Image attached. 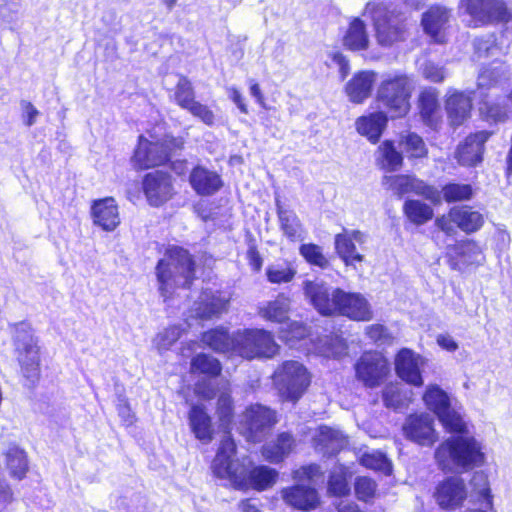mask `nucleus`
<instances>
[{
	"label": "nucleus",
	"instance_id": "obj_1",
	"mask_svg": "<svg viewBox=\"0 0 512 512\" xmlns=\"http://www.w3.org/2000/svg\"><path fill=\"white\" fill-rule=\"evenodd\" d=\"M423 400L447 432L460 434L448 438L436 449L439 468L445 472H463L483 465L485 456L481 444L474 437L464 435L467 425L461 414L451 407L447 393L436 385L429 386Z\"/></svg>",
	"mask_w": 512,
	"mask_h": 512
},
{
	"label": "nucleus",
	"instance_id": "obj_2",
	"mask_svg": "<svg viewBox=\"0 0 512 512\" xmlns=\"http://www.w3.org/2000/svg\"><path fill=\"white\" fill-rule=\"evenodd\" d=\"M236 444L229 433L223 436L211 468L217 478L228 480L235 488L265 490L271 487L278 473L268 466H252L245 459L242 462L233 460Z\"/></svg>",
	"mask_w": 512,
	"mask_h": 512
},
{
	"label": "nucleus",
	"instance_id": "obj_3",
	"mask_svg": "<svg viewBox=\"0 0 512 512\" xmlns=\"http://www.w3.org/2000/svg\"><path fill=\"white\" fill-rule=\"evenodd\" d=\"M305 295L323 315L338 313L356 321H369L372 311L368 301L360 293L345 292L330 288L322 282L305 281Z\"/></svg>",
	"mask_w": 512,
	"mask_h": 512
},
{
	"label": "nucleus",
	"instance_id": "obj_4",
	"mask_svg": "<svg viewBox=\"0 0 512 512\" xmlns=\"http://www.w3.org/2000/svg\"><path fill=\"white\" fill-rule=\"evenodd\" d=\"M156 276L160 294L166 299L174 288L190 286L194 278V261L187 250L172 247L159 260Z\"/></svg>",
	"mask_w": 512,
	"mask_h": 512
},
{
	"label": "nucleus",
	"instance_id": "obj_5",
	"mask_svg": "<svg viewBox=\"0 0 512 512\" xmlns=\"http://www.w3.org/2000/svg\"><path fill=\"white\" fill-rule=\"evenodd\" d=\"M364 15L371 17L375 38L382 47H392L408 37V24L404 13L379 3H367Z\"/></svg>",
	"mask_w": 512,
	"mask_h": 512
},
{
	"label": "nucleus",
	"instance_id": "obj_6",
	"mask_svg": "<svg viewBox=\"0 0 512 512\" xmlns=\"http://www.w3.org/2000/svg\"><path fill=\"white\" fill-rule=\"evenodd\" d=\"M272 381L283 401L296 403L310 386L311 375L302 363L288 360L275 369Z\"/></svg>",
	"mask_w": 512,
	"mask_h": 512
},
{
	"label": "nucleus",
	"instance_id": "obj_7",
	"mask_svg": "<svg viewBox=\"0 0 512 512\" xmlns=\"http://www.w3.org/2000/svg\"><path fill=\"white\" fill-rule=\"evenodd\" d=\"M16 359L21 372L28 379H35L39 373L40 347L30 323L22 321L11 326Z\"/></svg>",
	"mask_w": 512,
	"mask_h": 512
},
{
	"label": "nucleus",
	"instance_id": "obj_8",
	"mask_svg": "<svg viewBox=\"0 0 512 512\" xmlns=\"http://www.w3.org/2000/svg\"><path fill=\"white\" fill-rule=\"evenodd\" d=\"M412 89V81L407 75H389L377 90V101L381 107L387 109L392 118L402 117L409 110Z\"/></svg>",
	"mask_w": 512,
	"mask_h": 512
},
{
	"label": "nucleus",
	"instance_id": "obj_9",
	"mask_svg": "<svg viewBox=\"0 0 512 512\" xmlns=\"http://www.w3.org/2000/svg\"><path fill=\"white\" fill-rule=\"evenodd\" d=\"M235 353L247 359L273 357L279 346L273 335L264 329H247L234 334Z\"/></svg>",
	"mask_w": 512,
	"mask_h": 512
},
{
	"label": "nucleus",
	"instance_id": "obj_10",
	"mask_svg": "<svg viewBox=\"0 0 512 512\" xmlns=\"http://www.w3.org/2000/svg\"><path fill=\"white\" fill-rule=\"evenodd\" d=\"M183 147V140L165 136L162 140L149 141L139 137V144L133 156V162L139 169H148L166 163L174 150Z\"/></svg>",
	"mask_w": 512,
	"mask_h": 512
},
{
	"label": "nucleus",
	"instance_id": "obj_11",
	"mask_svg": "<svg viewBox=\"0 0 512 512\" xmlns=\"http://www.w3.org/2000/svg\"><path fill=\"white\" fill-rule=\"evenodd\" d=\"M275 423L276 417L273 410L255 404L245 410L241 420V431L249 441L258 442L265 431Z\"/></svg>",
	"mask_w": 512,
	"mask_h": 512
},
{
	"label": "nucleus",
	"instance_id": "obj_12",
	"mask_svg": "<svg viewBox=\"0 0 512 512\" xmlns=\"http://www.w3.org/2000/svg\"><path fill=\"white\" fill-rule=\"evenodd\" d=\"M461 6L476 22H509L512 15L502 0H461Z\"/></svg>",
	"mask_w": 512,
	"mask_h": 512
},
{
	"label": "nucleus",
	"instance_id": "obj_13",
	"mask_svg": "<svg viewBox=\"0 0 512 512\" xmlns=\"http://www.w3.org/2000/svg\"><path fill=\"white\" fill-rule=\"evenodd\" d=\"M433 424L434 419L429 414L410 415L403 425V431L411 441L422 446H432L438 440Z\"/></svg>",
	"mask_w": 512,
	"mask_h": 512
},
{
	"label": "nucleus",
	"instance_id": "obj_14",
	"mask_svg": "<svg viewBox=\"0 0 512 512\" xmlns=\"http://www.w3.org/2000/svg\"><path fill=\"white\" fill-rule=\"evenodd\" d=\"M356 376L368 387L378 386L388 373L389 368L385 358L378 353H365L355 365Z\"/></svg>",
	"mask_w": 512,
	"mask_h": 512
},
{
	"label": "nucleus",
	"instance_id": "obj_15",
	"mask_svg": "<svg viewBox=\"0 0 512 512\" xmlns=\"http://www.w3.org/2000/svg\"><path fill=\"white\" fill-rule=\"evenodd\" d=\"M467 497L466 487L460 477H448L440 482L434 492L437 504L446 510H454L462 505Z\"/></svg>",
	"mask_w": 512,
	"mask_h": 512
},
{
	"label": "nucleus",
	"instance_id": "obj_16",
	"mask_svg": "<svg viewBox=\"0 0 512 512\" xmlns=\"http://www.w3.org/2000/svg\"><path fill=\"white\" fill-rule=\"evenodd\" d=\"M143 190L150 205H162L173 194L170 175L162 171L148 173L143 180Z\"/></svg>",
	"mask_w": 512,
	"mask_h": 512
},
{
	"label": "nucleus",
	"instance_id": "obj_17",
	"mask_svg": "<svg viewBox=\"0 0 512 512\" xmlns=\"http://www.w3.org/2000/svg\"><path fill=\"white\" fill-rule=\"evenodd\" d=\"M451 18V10L442 5L431 6L422 15V26L434 42H445V30Z\"/></svg>",
	"mask_w": 512,
	"mask_h": 512
},
{
	"label": "nucleus",
	"instance_id": "obj_18",
	"mask_svg": "<svg viewBox=\"0 0 512 512\" xmlns=\"http://www.w3.org/2000/svg\"><path fill=\"white\" fill-rule=\"evenodd\" d=\"M421 364L422 358L407 348L401 349L395 359L397 375L406 383L416 387L423 385Z\"/></svg>",
	"mask_w": 512,
	"mask_h": 512
},
{
	"label": "nucleus",
	"instance_id": "obj_19",
	"mask_svg": "<svg viewBox=\"0 0 512 512\" xmlns=\"http://www.w3.org/2000/svg\"><path fill=\"white\" fill-rule=\"evenodd\" d=\"M490 133L480 131L468 136L465 141L460 144L456 151L458 163L462 166H476L482 162L484 144L489 139Z\"/></svg>",
	"mask_w": 512,
	"mask_h": 512
},
{
	"label": "nucleus",
	"instance_id": "obj_20",
	"mask_svg": "<svg viewBox=\"0 0 512 512\" xmlns=\"http://www.w3.org/2000/svg\"><path fill=\"white\" fill-rule=\"evenodd\" d=\"M365 241L366 235L361 231L344 229L335 236V250L346 265H354L364 260V256L356 251L355 243L363 244Z\"/></svg>",
	"mask_w": 512,
	"mask_h": 512
},
{
	"label": "nucleus",
	"instance_id": "obj_21",
	"mask_svg": "<svg viewBox=\"0 0 512 512\" xmlns=\"http://www.w3.org/2000/svg\"><path fill=\"white\" fill-rule=\"evenodd\" d=\"M189 182L193 190L200 196H211L223 186L221 176L213 170L198 165L189 175Z\"/></svg>",
	"mask_w": 512,
	"mask_h": 512
},
{
	"label": "nucleus",
	"instance_id": "obj_22",
	"mask_svg": "<svg viewBox=\"0 0 512 512\" xmlns=\"http://www.w3.org/2000/svg\"><path fill=\"white\" fill-rule=\"evenodd\" d=\"M91 214L93 223L105 231H113L120 224L118 206L112 197L94 201Z\"/></svg>",
	"mask_w": 512,
	"mask_h": 512
},
{
	"label": "nucleus",
	"instance_id": "obj_23",
	"mask_svg": "<svg viewBox=\"0 0 512 512\" xmlns=\"http://www.w3.org/2000/svg\"><path fill=\"white\" fill-rule=\"evenodd\" d=\"M228 300L220 293L205 291L195 303V316L202 320L218 318L227 310Z\"/></svg>",
	"mask_w": 512,
	"mask_h": 512
},
{
	"label": "nucleus",
	"instance_id": "obj_24",
	"mask_svg": "<svg viewBox=\"0 0 512 512\" xmlns=\"http://www.w3.org/2000/svg\"><path fill=\"white\" fill-rule=\"evenodd\" d=\"M375 76L376 74L372 71H361L355 74L345 86L349 100L355 104L364 102L371 95Z\"/></svg>",
	"mask_w": 512,
	"mask_h": 512
},
{
	"label": "nucleus",
	"instance_id": "obj_25",
	"mask_svg": "<svg viewBox=\"0 0 512 512\" xmlns=\"http://www.w3.org/2000/svg\"><path fill=\"white\" fill-rule=\"evenodd\" d=\"M295 447V440L289 433L283 432L273 441L262 447L263 457L271 463L283 461Z\"/></svg>",
	"mask_w": 512,
	"mask_h": 512
},
{
	"label": "nucleus",
	"instance_id": "obj_26",
	"mask_svg": "<svg viewBox=\"0 0 512 512\" xmlns=\"http://www.w3.org/2000/svg\"><path fill=\"white\" fill-rule=\"evenodd\" d=\"M285 501L298 509H314L318 503L317 491L305 485H296L283 491Z\"/></svg>",
	"mask_w": 512,
	"mask_h": 512
},
{
	"label": "nucleus",
	"instance_id": "obj_27",
	"mask_svg": "<svg viewBox=\"0 0 512 512\" xmlns=\"http://www.w3.org/2000/svg\"><path fill=\"white\" fill-rule=\"evenodd\" d=\"M387 123V116L384 112H374L367 116L359 117L356 120V130L362 136L367 137L375 143L379 140Z\"/></svg>",
	"mask_w": 512,
	"mask_h": 512
},
{
	"label": "nucleus",
	"instance_id": "obj_28",
	"mask_svg": "<svg viewBox=\"0 0 512 512\" xmlns=\"http://www.w3.org/2000/svg\"><path fill=\"white\" fill-rule=\"evenodd\" d=\"M510 66L503 62H493L484 67L478 75V89H490L510 79Z\"/></svg>",
	"mask_w": 512,
	"mask_h": 512
},
{
	"label": "nucleus",
	"instance_id": "obj_29",
	"mask_svg": "<svg viewBox=\"0 0 512 512\" xmlns=\"http://www.w3.org/2000/svg\"><path fill=\"white\" fill-rule=\"evenodd\" d=\"M290 304V298L281 293L259 306V315L267 321L285 323L289 319Z\"/></svg>",
	"mask_w": 512,
	"mask_h": 512
},
{
	"label": "nucleus",
	"instance_id": "obj_30",
	"mask_svg": "<svg viewBox=\"0 0 512 512\" xmlns=\"http://www.w3.org/2000/svg\"><path fill=\"white\" fill-rule=\"evenodd\" d=\"M276 207L280 229L283 234L291 241L302 240L305 231L296 213L283 207L278 200H276Z\"/></svg>",
	"mask_w": 512,
	"mask_h": 512
},
{
	"label": "nucleus",
	"instance_id": "obj_31",
	"mask_svg": "<svg viewBox=\"0 0 512 512\" xmlns=\"http://www.w3.org/2000/svg\"><path fill=\"white\" fill-rule=\"evenodd\" d=\"M314 442L317 450L325 455H333L345 446L346 439L340 431L322 426L319 428Z\"/></svg>",
	"mask_w": 512,
	"mask_h": 512
},
{
	"label": "nucleus",
	"instance_id": "obj_32",
	"mask_svg": "<svg viewBox=\"0 0 512 512\" xmlns=\"http://www.w3.org/2000/svg\"><path fill=\"white\" fill-rule=\"evenodd\" d=\"M343 45L351 51H362L369 47L366 25L360 18H354L343 37Z\"/></svg>",
	"mask_w": 512,
	"mask_h": 512
},
{
	"label": "nucleus",
	"instance_id": "obj_33",
	"mask_svg": "<svg viewBox=\"0 0 512 512\" xmlns=\"http://www.w3.org/2000/svg\"><path fill=\"white\" fill-rule=\"evenodd\" d=\"M446 110L451 124L459 126L469 117L471 100L463 93H454L446 101Z\"/></svg>",
	"mask_w": 512,
	"mask_h": 512
},
{
	"label": "nucleus",
	"instance_id": "obj_34",
	"mask_svg": "<svg viewBox=\"0 0 512 512\" xmlns=\"http://www.w3.org/2000/svg\"><path fill=\"white\" fill-rule=\"evenodd\" d=\"M202 341L216 352L235 353L234 334L230 336L224 328H216L205 332Z\"/></svg>",
	"mask_w": 512,
	"mask_h": 512
},
{
	"label": "nucleus",
	"instance_id": "obj_35",
	"mask_svg": "<svg viewBox=\"0 0 512 512\" xmlns=\"http://www.w3.org/2000/svg\"><path fill=\"white\" fill-rule=\"evenodd\" d=\"M384 405L398 410L406 407L412 400V392L399 383L387 385L382 393Z\"/></svg>",
	"mask_w": 512,
	"mask_h": 512
},
{
	"label": "nucleus",
	"instance_id": "obj_36",
	"mask_svg": "<svg viewBox=\"0 0 512 512\" xmlns=\"http://www.w3.org/2000/svg\"><path fill=\"white\" fill-rule=\"evenodd\" d=\"M451 216L457 227L467 233L477 231L484 222L483 216L479 212L472 211L468 207L451 209Z\"/></svg>",
	"mask_w": 512,
	"mask_h": 512
},
{
	"label": "nucleus",
	"instance_id": "obj_37",
	"mask_svg": "<svg viewBox=\"0 0 512 512\" xmlns=\"http://www.w3.org/2000/svg\"><path fill=\"white\" fill-rule=\"evenodd\" d=\"M189 421L196 438L202 441L212 439L211 419L200 406H193L189 412Z\"/></svg>",
	"mask_w": 512,
	"mask_h": 512
},
{
	"label": "nucleus",
	"instance_id": "obj_38",
	"mask_svg": "<svg viewBox=\"0 0 512 512\" xmlns=\"http://www.w3.org/2000/svg\"><path fill=\"white\" fill-rule=\"evenodd\" d=\"M6 464L12 476L22 479L28 469L25 452L16 445H10L6 452Z\"/></svg>",
	"mask_w": 512,
	"mask_h": 512
},
{
	"label": "nucleus",
	"instance_id": "obj_39",
	"mask_svg": "<svg viewBox=\"0 0 512 512\" xmlns=\"http://www.w3.org/2000/svg\"><path fill=\"white\" fill-rule=\"evenodd\" d=\"M380 165L387 171H396L400 169L403 162L402 151L396 150L391 141H384L378 147Z\"/></svg>",
	"mask_w": 512,
	"mask_h": 512
},
{
	"label": "nucleus",
	"instance_id": "obj_40",
	"mask_svg": "<svg viewBox=\"0 0 512 512\" xmlns=\"http://www.w3.org/2000/svg\"><path fill=\"white\" fill-rule=\"evenodd\" d=\"M403 210L406 217L416 225H422L433 217V209L419 200L405 201Z\"/></svg>",
	"mask_w": 512,
	"mask_h": 512
},
{
	"label": "nucleus",
	"instance_id": "obj_41",
	"mask_svg": "<svg viewBox=\"0 0 512 512\" xmlns=\"http://www.w3.org/2000/svg\"><path fill=\"white\" fill-rule=\"evenodd\" d=\"M399 145L409 159L424 158L428 154L425 142L416 133L411 132L402 136Z\"/></svg>",
	"mask_w": 512,
	"mask_h": 512
},
{
	"label": "nucleus",
	"instance_id": "obj_42",
	"mask_svg": "<svg viewBox=\"0 0 512 512\" xmlns=\"http://www.w3.org/2000/svg\"><path fill=\"white\" fill-rule=\"evenodd\" d=\"M470 485L472 487V493L477 495L478 501L481 502L482 507L491 509L493 502L487 475L482 471L475 472L470 481Z\"/></svg>",
	"mask_w": 512,
	"mask_h": 512
},
{
	"label": "nucleus",
	"instance_id": "obj_43",
	"mask_svg": "<svg viewBox=\"0 0 512 512\" xmlns=\"http://www.w3.org/2000/svg\"><path fill=\"white\" fill-rule=\"evenodd\" d=\"M192 371L215 377L221 373L222 367L218 359L211 355L200 353L192 358Z\"/></svg>",
	"mask_w": 512,
	"mask_h": 512
},
{
	"label": "nucleus",
	"instance_id": "obj_44",
	"mask_svg": "<svg viewBox=\"0 0 512 512\" xmlns=\"http://www.w3.org/2000/svg\"><path fill=\"white\" fill-rule=\"evenodd\" d=\"M174 100L181 108L188 110L196 101L195 91L190 80L181 76L176 84L174 91Z\"/></svg>",
	"mask_w": 512,
	"mask_h": 512
},
{
	"label": "nucleus",
	"instance_id": "obj_45",
	"mask_svg": "<svg viewBox=\"0 0 512 512\" xmlns=\"http://www.w3.org/2000/svg\"><path fill=\"white\" fill-rule=\"evenodd\" d=\"M420 113L422 118L429 124L439 108L438 95L435 90H424L419 97Z\"/></svg>",
	"mask_w": 512,
	"mask_h": 512
},
{
	"label": "nucleus",
	"instance_id": "obj_46",
	"mask_svg": "<svg viewBox=\"0 0 512 512\" xmlns=\"http://www.w3.org/2000/svg\"><path fill=\"white\" fill-rule=\"evenodd\" d=\"M360 463L373 470L380 471L385 475H389L392 471V466L387 457L379 451L366 452L360 457Z\"/></svg>",
	"mask_w": 512,
	"mask_h": 512
},
{
	"label": "nucleus",
	"instance_id": "obj_47",
	"mask_svg": "<svg viewBox=\"0 0 512 512\" xmlns=\"http://www.w3.org/2000/svg\"><path fill=\"white\" fill-rule=\"evenodd\" d=\"M413 176L410 175H393L385 176L383 178V186L392 191L393 194L402 197L408 193H411V183Z\"/></svg>",
	"mask_w": 512,
	"mask_h": 512
},
{
	"label": "nucleus",
	"instance_id": "obj_48",
	"mask_svg": "<svg viewBox=\"0 0 512 512\" xmlns=\"http://www.w3.org/2000/svg\"><path fill=\"white\" fill-rule=\"evenodd\" d=\"M442 192L448 203L469 200L473 195L471 185L460 183H449L443 187Z\"/></svg>",
	"mask_w": 512,
	"mask_h": 512
},
{
	"label": "nucleus",
	"instance_id": "obj_49",
	"mask_svg": "<svg viewBox=\"0 0 512 512\" xmlns=\"http://www.w3.org/2000/svg\"><path fill=\"white\" fill-rule=\"evenodd\" d=\"M300 254L311 265L325 269L329 266L328 259L324 256L322 248L316 244H303L299 248Z\"/></svg>",
	"mask_w": 512,
	"mask_h": 512
},
{
	"label": "nucleus",
	"instance_id": "obj_50",
	"mask_svg": "<svg viewBox=\"0 0 512 512\" xmlns=\"http://www.w3.org/2000/svg\"><path fill=\"white\" fill-rule=\"evenodd\" d=\"M296 274V270L288 264L270 265L266 270V275L271 283L281 284L290 282Z\"/></svg>",
	"mask_w": 512,
	"mask_h": 512
},
{
	"label": "nucleus",
	"instance_id": "obj_51",
	"mask_svg": "<svg viewBox=\"0 0 512 512\" xmlns=\"http://www.w3.org/2000/svg\"><path fill=\"white\" fill-rule=\"evenodd\" d=\"M328 491L339 497L349 494L350 487L346 475L341 469L331 472L328 481Z\"/></svg>",
	"mask_w": 512,
	"mask_h": 512
},
{
	"label": "nucleus",
	"instance_id": "obj_52",
	"mask_svg": "<svg viewBox=\"0 0 512 512\" xmlns=\"http://www.w3.org/2000/svg\"><path fill=\"white\" fill-rule=\"evenodd\" d=\"M480 111L488 120L495 122L505 121L508 117L507 105L499 102L485 101L482 103Z\"/></svg>",
	"mask_w": 512,
	"mask_h": 512
},
{
	"label": "nucleus",
	"instance_id": "obj_53",
	"mask_svg": "<svg viewBox=\"0 0 512 512\" xmlns=\"http://www.w3.org/2000/svg\"><path fill=\"white\" fill-rule=\"evenodd\" d=\"M473 46L478 58L493 56L494 51L497 50L496 36L494 34H487L477 37L473 41Z\"/></svg>",
	"mask_w": 512,
	"mask_h": 512
},
{
	"label": "nucleus",
	"instance_id": "obj_54",
	"mask_svg": "<svg viewBox=\"0 0 512 512\" xmlns=\"http://www.w3.org/2000/svg\"><path fill=\"white\" fill-rule=\"evenodd\" d=\"M411 193H415L417 195L423 196L427 200L431 202H440L441 200V192L435 188L434 186L428 185L424 181L413 176V181L411 183Z\"/></svg>",
	"mask_w": 512,
	"mask_h": 512
},
{
	"label": "nucleus",
	"instance_id": "obj_55",
	"mask_svg": "<svg viewBox=\"0 0 512 512\" xmlns=\"http://www.w3.org/2000/svg\"><path fill=\"white\" fill-rule=\"evenodd\" d=\"M217 414L221 425L226 429L233 416V401L228 393H222L217 401Z\"/></svg>",
	"mask_w": 512,
	"mask_h": 512
},
{
	"label": "nucleus",
	"instance_id": "obj_56",
	"mask_svg": "<svg viewBox=\"0 0 512 512\" xmlns=\"http://www.w3.org/2000/svg\"><path fill=\"white\" fill-rule=\"evenodd\" d=\"M355 493L359 500L368 502L374 497L377 484L371 478L358 477L354 484Z\"/></svg>",
	"mask_w": 512,
	"mask_h": 512
},
{
	"label": "nucleus",
	"instance_id": "obj_57",
	"mask_svg": "<svg viewBox=\"0 0 512 512\" xmlns=\"http://www.w3.org/2000/svg\"><path fill=\"white\" fill-rule=\"evenodd\" d=\"M187 111L207 126H213L215 124L216 117L214 112L207 105H204L197 100Z\"/></svg>",
	"mask_w": 512,
	"mask_h": 512
},
{
	"label": "nucleus",
	"instance_id": "obj_58",
	"mask_svg": "<svg viewBox=\"0 0 512 512\" xmlns=\"http://www.w3.org/2000/svg\"><path fill=\"white\" fill-rule=\"evenodd\" d=\"M367 336L378 345L390 344L393 336L382 324H373L366 327Z\"/></svg>",
	"mask_w": 512,
	"mask_h": 512
},
{
	"label": "nucleus",
	"instance_id": "obj_59",
	"mask_svg": "<svg viewBox=\"0 0 512 512\" xmlns=\"http://www.w3.org/2000/svg\"><path fill=\"white\" fill-rule=\"evenodd\" d=\"M182 329L179 326H171L157 336L159 349H168L181 336Z\"/></svg>",
	"mask_w": 512,
	"mask_h": 512
},
{
	"label": "nucleus",
	"instance_id": "obj_60",
	"mask_svg": "<svg viewBox=\"0 0 512 512\" xmlns=\"http://www.w3.org/2000/svg\"><path fill=\"white\" fill-rule=\"evenodd\" d=\"M306 327L299 322H291L287 325V329L281 331V338L285 341H291L293 339H302L306 336Z\"/></svg>",
	"mask_w": 512,
	"mask_h": 512
},
{
	"label": "nucleus",
	"instance_id": "obj_61",
	"mask_svg": "<svg viewBox=\"0 0 512 512\" xmlns=\"http://www.w3.org/2000/svg\"><path fill=\"white\" fill-rule=\"evenodd\" d=\"M422 74L427 80L435 83L442 82L445 78L444 69L433 62H426L423 64Z\"/></svg>",
	"mask_w": 512,
	"mask_h": 512
},
{
	"label": "nucleus",
	"instance_id": "obj_62",
	"mask_svg": "<svg viewBox=\"0 0 512 512\" xmlns=\"http://www.w3.org/2000/svg\"><path fill=\"white\" fill-rule=\"evenodd\" d=\"M321 476H322V472H321L320 466H318L316 464H310L308 466H303L294 472V478L299 481H302L305 479H307L309 481H314L315 479H317Z\"/></svg>",
	"mask_w": 512,
	"mask_h": 512
},
{
	"label": "nucleus",
	"instance_id": "obj_63",
	"mask_svg": "<svg viewBox=\"0 0 512 512\" xmlns=\"http://www.w3.org/2000/svg\"><path fill=\"white\" fill-rule=\"evenodd\" d=\"M460 253L469 255L470 263H479L481 261V248L473 241H468L460 246Z\"/></svg>",
	"mask_w": 512,
	"mask_h": 512
},
{
	"label": "nucleus",
	"instance_id": "obj_64",
	"mask_svg": "<svg viewBox=\"0 0 512 512\" xmlns=\"http://www.w3.org/2000/svg\"><path fill=\"white\" fill-rule=\"evenodd\" d=\"M435 225L446 235L451 236L456 233V223L452 219L451 211L448 216H442L436 219Z\"/></svg>",
	"mask_w": 512,
	"mask_h": 512
}]
</instances>
